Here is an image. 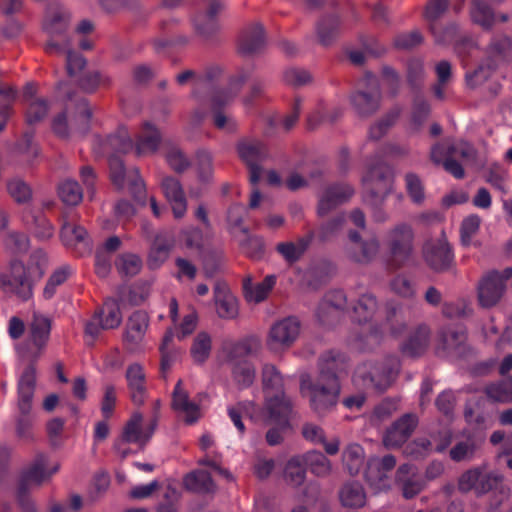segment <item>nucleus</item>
I'll list each match as a JSON object with an SVG mask.
<instances>
[{
    "label": "nucleus",
    "instance_id": "14",
    "mask_svg": "<svg viewBox=\"0 0 512 512\" xmlns=\"http://www.w3.org/2000/svg\"><path fill=\"white\" fill-rule=\"evenodd\" d=\"M512 277V267L502 272L493 270L487 273L478 285V301L483 308L495 306L506 290V281Z\"/></svg>",
    "mask_w": 512,
    "mask_h": 512
},
{
    "label": "nucleus",
    "instance_id": "48",
    "mask_svg": "<svg viewBox=\"0 0 512 512\" xmlns=\"http://www.w3.org/2000/svg\"><path fill=\"white\" fill-rule=\"evenodd\" d=\"M306 470L307 468L301 455L291 457L284 470L286 481L294 487L302 485L306 478Z\"/></svg>",
    "mask_w": 512,
    "mask_h": 512
},
{
    "label": "nucleus",
    "instance_id": "59",
    "mask_svg": "<svg viewBox=\"0 0 512 512\" xmlns=\"http://www.w3.org/2000/svg\"><path fill=\"white\" fill-rule=\"evenodd\" d=\"M17 91L13 87H0V133L5 129L8 119L13 114V105Z\"/></svg>",
    "mask_w": 512,
    "mask_h": 512
},
{
    "label": "nucleus",
    "instance_id": "31",
    "mask_svg": "<svg viewBox=\"0 0 512 512\" xmlns=\"http://www.w3.org/2000/svg\"><path fill=\"white\" fill-rule=\"evenodd\" d=\"M347 356L337 350H330L321 355L319 359V375L317 378L328 380L334 378L339 381L338 373L345 370Z\"/></svg>",
    "mask_w": 512,
    "mask_h": 512
},
{
    "label": "nucleus",
    "instance_id": "29",
    "mask_svg": "<svg viewBox=\"0 0 512 512\" xmlns=\"http://www.w3.org/2000/svg\"><path fill=\"white\" fill-rule=\"evenodd\" d=\"M161 187L172 207L175 219L182 218L186 213L187 203L179 180L174 177H165L162 180Z\"/></svg>",
    "mask_w": 512,
    "mask_h": 512
},
{
    "label": "nucleus",
    "instance_id": "2",
    "mask_svg": "<svg viewBox=\"0 0 512 512\" xmlns=\"http://www.w3.org/2000/svg\"><path fill=\"white\" fill-rule=\"evenodd\" d=\"M36 388V368L29 364L22 372L17 382V413L15 429L18 438L31 442L34 440L35 415L32 412L33 398Z\"/></svg>",
    "mask_w": 512,
    "mask_h": 512
},
{
    "label": "nucleus",
    "instance_id": "10",
    "mask_svg": "<svg viewBox=\"0 0 512 512\" xmlns=\"http://www.w3.org/2000/svg\"><path fill=\"white\" fill-rule=\"evenodd\" d=\"M379 241L368 226H356L348 232L346 252L350 259L360 264L371 262L379 251Z\"/></svg>",
    "mask_w": 512,
    "mask_h": 512
},
{
    "label": "nucleus",
    "instance_id": "62",
    "mask_svg": "<svg viewBox=\"0 0 512 512\" xmlns=\"http://www.w3.org/2000/svg\"><path fill=\"white\" fill-rule=\"evenodd\" d=\"M448 6L449 0H429L427 2L424 17L428 22L430 30H435L436 22H439L440 18L447 11Z\"/></svg>",
    "mask_w": 512,
    "mask_h": 512
},
{
    "label": "nucleus",
    "instance_id": "20",
    "mask_svg": "<svg viewBox=\"0 0 512 512\" xmlns=\"http://www.w3.org/2000/svg\"><path fill=\"white\" fill-rule=\"evenodd\" d=\"M229 234L237 242L242 254L253 260L265 255V243L261 236L250 232L247 226H229Z\"/></svg>",
    "mask_w": 512,
    "mask_h": 512
},
{
    "label": "nucleus",
    "instance_id": "12",
    "mask_svg": "<svg viewBox=\"0 0 512 512\" xmlns=\"http://www.w3.org/2000/svg\"><path fill=\"white\" fill-rule=\"evenodd\" d=\"M240 159L249 169V180L256 185L262 174L261 163L269 158V150L265 143L257 139L242 138L236 145Z\"/></svg>",
    "mask_w": 512,
    "mask_h": 512
},
{
    "label": "nucleus",
    "instance_id": "44",
    "mask_svg": "<svg viewBox=\"0 0 512 512\" xmlns=\"http://www.w3.org/2000/svg\"><path fill=\"white\" fill-rule=\"evenodd\" d=\"M340 30V19L332 15L322 18L316 25L318 41L323 46L331 45Z\"/></svg>",
    "mask_w": 512,
    "mask_h": 512
},
{
    "label": "nucleus",
    "instance_id": "6",
    "mask_svg": "<svg viewBox=\"0 0 512 512\" xmlns=\"http://www.w3.org/2000/svg\"><path fill=\"white\" fill-rule=\"evenodd\" d=\"M47 462V455L38 453L32 463L21 472L18 481L17 500L22 512H37L34 502L28 495L31 486H40L46 479L58 471V465L54 466L51 470H47Z\"/></svg>",
    "mask_w": 512,
    "mask_h": 512
},
{
    "label": "nucleus",
    "instance_id": "61",
    "mask_svg": "<svg viewBox=\"0 0 512 512\" xmlns=\"http://www.w3.org/2000/svg\"><path fill=\"white\" fill-rule=\"evenodd\" d=\"M431 107L429 102L422 96L416 95L412 102L411 124L415 131H419L429 117Z\"/></svg>",
    "mask_w": 512,
    "mask_h": 512
},
{
    "label": "nucleus",
    "instance_id": "33",
    "mask_svg": "<svg viewBox=\"0 0 512 512\" xmlns=\"http://www.w3.org/2000/svg\"><path fill=\"white\" fill-rule=\"evenodd\" d=\"M160 142L159 130L150 122H145L136 136L134 149L138 156L153 154L157 151Z\"/></svg>",
    "mask_w": 512,
    "mask_h": 512
},
{
    "label": "nucleus",
    "instance_id": "7",
    "mask_svg": "<svg viewBox=\"0 0 512 512\" xmlns=\"http://www.w3.org/2000/svg\"><path fill=\"white\" fill-rule=\"evenodd\" d=\"M68 22L69 13L64 7L52 4L47 8L43 21V29L49 37L44 47L46 53L60 55L69 46Z\"/></svg>",
    "mask_w": 512,
    "mask_h": 512
},
{
    "label": "nucleus",
    "instance_id": "36",
    "mask_svg": "<svg viewBox=\"0 0 512 512\" xmlns=\"http://www.w3.org/2000/svg\"><path fill=\"white\" fill-rule=\"evenodd\" d=\"M216 311L220 318L233 319L238 314L236 298L229 292L226 285L218 283L214 288Z\"/></svg>",
    "mask_w": 512,
    "mask_h": 512
},
{
    "label": "nucleus",
    "instance_id": "46",
    "mask_svg": "<svg viewBox=\"0 0 512 512\" xmlns=\"http://www.w3.org/2000/svg\"><path fill=\"white\" fill-rule=\"evenodd\" d=\"M262 383L266 397L284 392V378L272 364H265L263 366Z\"/></svg>",
    "mask_w": 512,
    "mask_h": 512
},
{
    "label": "nucleus",
    "instance_id": "52",
    "mask_svg": "<svg viewBox=\"0 0 512 512\" xmlns=\"http://www.w3.org/2000/svg\"><path fill=\"white\" fill-rule=\"evenodd\" d=\"M301 456L303 457L306 468L316 476H325L330 472V461L323 453L312 450Z\"/></svg>",
    "mask_w": 512,
    "mask_h": 512
},
{
    "label": "nucleus",
    "instance_id": "28",
    "mask_svg": "<svg viewBox=\"0 0 512 512\" xmlns=\"http://www.w3.org/2000/svg\"><path fill=\"white\" fill-rule=\"evenodd\" d=\"M182 380H178L172 393V408L185 414V423L194 424L200 417L198 404L189 399V394L182 388Z\"/></svg>",
    "mask_w": 512,
    "mask_h": 512
},
{
    "label": "nucleus",
    "instance_id": "37",
    "mask_svg": "<svg viewBox=\"0 0 512 512\" xmlns=\"http://www.w3.org/2000/svg\"><path fill=\"white\" fill-rule=\"evenodd\" d=\"M134 149V142L126 127H119L118 130L109 135L103 143V153L109 155L125 154Z\"/></svg>",
    "mask_w": 512,
    "mask_h": 512
},
{
    "label": "nucleus",
    "instance_id": "23",
    "mask_svg": "<svg viewBox=\"0 0 512 512\" xmlns=\"http://www.w3.org/2000/svg\"><path fill=\"white\" fill-rule=\"evenodd\" d=\"M176 244L172 230H161L154 236L149 250L148 265L151 269L159 268L169 257Z\"/></svg>",
    "mask_w": 512,
    "mask_h": 512
},
{
    "label": "nucleus",
    "instance_id": "8",
    "mask_svg": "<svg viewBox=\"0 0 512 512\" xmlns=\"http://www.w3.org/2000/svg\"><path fill=\"white\" fill-rule=\"evenodd\" d=\"M400 311L401 307L398 304L387 303L385 323L372 325L366 333L361 332L356 338L358 348L362 351L374 350L383 341L387 329L393 336L400 335L405 328L403 320L399 317Z\"/></svg>",
    "mask_w": 512,
    "mask_h": 512
},
{
    "label": "nucleus",
    "instance_id": "47",
    "mask_svg": "<svg viewBox=\"0 0 512 512\" xmlns=\"http://www.w3.org/2000/svg\"><path fill=\"white\" fill-rule=\"evenodd\" d=\"M96 314L99 315L100 324L103 329L116 328L122 320L119 304L114 299L106 300L103 306L96 311Z\"/></svg>",
    "mask_w": 512,
    "mask_h": 512
},
{
    "label": "nucleus",
    "instance_id": "38",
    "mask_svg": "<svg viewBox=\"0 0 512 512\" xmlns=\"http://www.w3.org/2000/svg\"><path fill=\"white\" fill-rule=\"evenodd\" d=\"M276 284L275 275H267L261 282L254 284L250 276L243 279V291L248 301L260 303L265 300Z\"/></svg>",
    "mask_w": 512,
    "mask_h": 512
},
{
    "label": "nucleus",
    "instance_id": "55",
    "mask_svg": "<svg viewBox=\"0 0 512 512\" xmlns=\"http://www.w3.org/2000/svg\"><path fill=\"white\" fill-rule=\"evenodd\" d=\"M343 464L350 475H356L364 462V450L359 444H350L343 452Z\"/></svg>",
    "mask_w": 512,
    "mask_h": 512
},
{
    "label": "nucleus",
    "instance_id": "50",
    "mask_svg": "<svg viewBox=\"0 0 512 512\" xmlns=\"http://www.w3.org/2000/svg\"><path fill=\"white\" fill-rule=\"evenodd\" d=\"M142 422V414L140 412L133 413L123 428L121 441L125 443L144 444Z\"/></svg>",
    "mask_w": 512,
    "mask_h": 512
},
{
    "label": "nucleus",
    "instance_id": "5",
    "mask_svg": "<svg viewBox=\"0 0 512 512\" xmlns=\"http://www.w3.org/2000/svg\"><path fill=\"white\" fill-rule=\"evenodd\" d=\"M400 360L397 356H387L383 362L367 361L359 365L354 379L367 389L385 391L400 371Z\"/></svg>",
    "mask_w": 512,
    "mask_h": 512
},
{
    "label": "nucleus",
    "instance_id": "54",
    "mask_svg": "<svg viewBox=\"0 0 512 512\" xmlns=\"http://www.w3.org/2000/svg\"><path fill=\"white\" fill-rule=\"evenodd\" d=\"M72 274V268L69 265H62L55 269L48 278L43 289V297L49 300L56 294L57 288L63 285Z\"/></svg>",
    "mask_w": 512,
    "mask_h": 512
},
{
    "label": "nucleus",
    "instance_id": "22",
    "mask_svg": "<svg viewBox=\"0 0 512 512\" xmlns=\"http://www.w3.org/2000/svg\"><path fill=\"white\" fill-rule=\"evenodd\" d=\"M451 156H461L464 164H476L477 151L468 143H458L445 145L436 143L432 146L430 152L431 161L436 165H443L446 159Z\"/></svg>",
    "mask_w": 512,
    "mask_h": 512
},
{
    "label": "nucleus",
    "instance_id": "64",
    "mask_svg": "<svg viewBox=\"0 0 512 512\" xmlns=\"http://www.w3.org/2000/svg\"><path fill=\"white\" fill-rule=\"evenodd\" d=\"M49 110V104L47 100L37 98L28 104L26 110V121L29 125L40 122L43 120Z\"/></svg>",
    "mask_w": 512,
    "mask_h": 512
},
{
    "label": "nucleus",
    "instance_id": "58",
    "mask_svg": "<svg viewBox=\"0 0 512 512\" xmlns=\"http://www.w3.org/2000/svg\"><path fill=\"white\" fill-rule=\"evenodd\" d=\"M50 320L46 317H35L30 328L31 339L39 350L43 349L49 339Z\"/></svg>",
    "mask_w": 512,
    "mask_h": 512
},
{
    "label": "nucleus",
    "instance_id": "30",
    "mask_svg": "<svg viewBox=\"0 0 512 512\" xmlns=\"http://www.w3.org/2000/svg\"><path fill=\"white\" fill-rule=\"evenodd\" d=\"M60 239L64 246L75 249L79 255H83L91 249V242L85 226H61Z\"/></svg>",
    "mask_w": 512,
    "mask_h": 512
},
{
    "label": "nucleus",
    "instance_id": "17",
    "mask_svg": "<svg viewBox=\"0 0 512 512\" xmlns=\"http://www.w3.org/2000/svg\"><path fill=\"white\" fill-rule=\"evenodd\" d=\"M0 287L5 293L16 295L26 301L33 295V284L22 263H13L10 273L0 275Z\"/></svg>",
    "mask_w": 512,
    "mask_h": 512
},
{
    "label": "nucleus",
    "instance_id": "21",
    "mask_svg": "<svg viewBox=\"0 0 512 512\" xmlns=\"http://www.w3.org/2000/svg\"><path fill=\"white\" fill-rule=\"evenodd\" d=\"M299 332L300 321L296 317L284 318L271 327L268 346L274 350L289 347L297 339Z\"/></svg>",
    "mask_w": 512,
    "mask_h": 512
},
{
    "label": "nucleus",
    "instance_id": "34",
    "mask_svg": "<svg viewBox=\"0 0 512 512\" xmlns=\"http://www.w3.org/2000/svg\"><path fill=\"white\" fill-rule=\"evenodd\" d=\"M430 329L427 325L417 326L401 345V351L409 357L421 356L427 349L430 341Z\"/></svg>",
    "mask_w": 512,
    "mask_h": 512
},
{
    "label": "nucleus",
    "instance_id": "41",
    "mask_svg": "<svg viewBox=\"0 0 512 512\" xmlns=\"http://www.w3.org/2000/svg\"><path fill=\"white\" fill-rule=\"evenodd\" d=\"M183 484L186 490L198 494H208L215 489L211 474L205 470L188 473L183 479Z\"/></svg>",
    "mask_w": 512,
    "mask_h": 512
},
{
    "label": "nucleus",
    "instance_id": "45",
    "mask_svg": "<svg viewBox=\"0 0 512 512\" xmlns=\"http://www.w3.org/2000/svg\"><path fill=\"white\" fill-rule=\"evenodd\" d=\"M366 494L363 486L357 481H350L340 490V501L346 507H361L364 505Z\"/></svg>",
    "mask_w": 512,
    "mask_h": 512
},
{
    "label": "nucleus",
    "instance_id": "24",
    "mask_svg": "<svg viewBox=\"0 0 512 512\" xmlns=\"http://www.w3.org/2000/svg\"><path fill=\"white\" fill-rule=\"evenodd\" d=\"M125 379L133 404L137 406L143 405L148 395L146 374L143 366L139 363L130 364L126 369Z\"/></svg>",
    "mask_w": 512,
    "mask_h": 512
},
{
    "label": "nucleus",
    "instance_id": "53",
    "mask_svg": "<svg viewBox=\"0 0 512 512\" xmlns=\"http://www.w3.org/2000/svg\"><path fill=\"white\" fill-rule=\"evenodd\" d=\"M148 327V318L142 311L134 312L128 319L125 339L131 342L139 341Z\"/></svg>",
    "mask_w": 512,
    "mask_h": 512
},
{
    "label": "nucleus",
    "instance_id": "3",
    "mask_svg": "<svg viewBox=\"0 0 512 512\" xmlns=\"http://www.w3.org/2000/svg\"><path fill=\"white\" fill-rule=\"evenodd\" d=\"M254 67L247 66L238 69L228 83L227 89L213 90L210 98L212 121L214 126L227 133H235L238 129L236 120L223 112V108L240 92L242 86L251 77Z\"/></svg>",
    "mask_w": 512,
    "mask_h": 512
},
{
    "label": "nucleus",
    "instance_id": "43",
    "mask_svg": "<svg viewBox=\"0 0 512 512\" xmlns=\"http://www.w3.org/2000/svg\"><path fill=\"white\" fill-rule=\"evenodd\" d=\"M470 14L473 22L485 30L491 29L496 21L494 10L485 0H471Z\"/></svg>",
    "mask_w": 512,
    "mask_h": 512
},
{
    "label": "nucleus",
    "instance_id": "11",
    "mask_svg": "<svg viewBox=\"0 0 512 512\" xmlns=\"http://www.w3.org/2000/svg\"><path fill=\"white\" fill-rule=\"evenodd\" d=\"M510 62H512V36L493 35L486 49V57L475 70L474 75L482 74V78L486 79L500 66Z\"/></svg>",
    "mask_w": 512,
    "mask_h": 512
},
{
    "label": "nucleus",
    "instance_id": "40",
    "mask_svg": "<svg viewBox=\"0 0 512 512\" xmlns=\"http://www.w3.org/2000/svg\"><path fill=\"white\" fill-rule=\"evenodd\" d=\"M312 241L311 235L299 238L296 242H280L276 245V251L288 264H294L301 259Z\"/></svg>",
    "mask_w": 512,
    "mask_h": 512
},
{
    "label": "nucleus",
    "instance_id": "15",
    "mask_svg": "<svg viewBox=\"0 0 512 512\" xmlns=\"http://www.w3.org/2000/svg\"><path fill=\"white\" fill-rule=\"evenodd\" d=\"M363 83L367 90L358 89L350 96V102L361 117H368L378 111L381 102V90L378 79L372 73H366Z\"/></svg>",
    "mask_w": 512,
    "mask_h": 512
},
{
    "label": "nucleus",
    "instance_id": "42",
    "mask_svg": "<svg viewBox=\"0 0 512 512\" xmlns=\"http://www.w3.org/2000/svg\"><path fill=\"white\" fill-rule=\"evenodd\" d=\"M377 309L376 297L371 293H364L359 296L352 307V319L359 324L367 323L373 318Z\"/></svg>",
    "mask_w": 512,
    "mask_h": 512
},
{
    "label": "nucleus",
    "instance_id": "19",
    "mask_svg": "<svg viewBox=\"0 0 512 512\" xmlns=\"http://www.w3.org/2000/svg\"><path fill=\"white\" fill-rule=\"evenodd\" d=\"M205 9L193 18L197 33L205 38L212 37L219 29L218 14L225 8L223 0H203Z\"/></svg>",
    "mask_w": 512,
    "mask_h": 512
},
{
    "label": "nucleus",
    "instance_id": "13",
    "mask_svg": "<svg viewBox=\"0 0 512 512\" xmlns=\"http://www.w3.org/2000/svg\"><path fill=\"white\" fill-rule=\"evenodd\" d=\"M438 355L451 358H464L470 352L467 331L462 325H448L438 333L436 348Z\"/></svg>",
    "mask_w": 512,
    "mask_h": 512
},
{
    "label": "nucleus",
    "instance_id": "25",
    "mask_svg": "<svg viewBox=\"0 0 512 512\" xmlns=\"http://www.w3.org/2000/svg\"><path fill=\"white\" fill-rule=\"evenodd\" d=\"M396 483L401 487L402 494L406 499L415 497L425 486V481L417 467L409 463L402 464L398 467Z\"/></svg>",
    "mask_w": 512,
    "mask_h": 512
},
{
    "label": "nucleus",
    "instance_id": "26",
    "mask_svg": "<svg viewBox=\"0 0 512 512\" xmlns=\"http://www.w3.org/2000/svg\"><path fill=\"white\" fill-rule=\"evenodd\" d=\"M265 44L264 27L260 23H253L241 32L238 39V51L243 56H252L260 53Z\"/></svg>",
    "mask_w": 512,
    "mask_h": 512
},
{
    "label": "nucleus",
    "instance_id": "9",
    "mask_svg": "<svg viewBox=\"0 0 512 512\" xmlns=\"http://www.w3.org/2000/svg\"><path fill=\"white\" fill-rule=\"evenodd\" d=\"M414 233L411 226H395L387 236L386 263L390 269H399L406 265L414 250Z\"/></svg>",
    "mask_w": 512,
    "mask_h": 512
},
{
    "label": "nucleus",
    "instance_id": "18",
    "mask_svg": "<svg viewBox=\"0 0 512 512\" xmlns=\"http://www.w3.org/2000/svg\"><path fill=\"white\" fill-rule=\"evenodd\" d=\"M354 193L353 186L346 182H334L327 185L319 196L317 214L320 217L327 216L338 206L347 203Z\"/></svg>",
    "mask_w": 512,
    "mask_h": 512
},
{
    "label": "nucleus",
    "instance_id": "4",
    "mask_svg": "<svg viewBox=\"0 0 512 512\" xmlns=\"http://www.w3.org/2000/svg\"><path fill=\"white\" fill-rule=\"evenodd\" d=\"M300 390L302 395L309 399L311 409L318 416H325L336 407L341 386L340 381L334 378L322 380L306 375L301 377Z\"/></svg>",
    "mask_w": 512,
    "mask_h": 512
},
{
    "label": "nucleus",
    "instance_id": "39",
    "mask_svg": "<svg viewBox=\"0 0 512 512\" xmlns=\"http://www.w3.org/2000/svg\"><path fill=\"white\" fill-rule=\"evenodd\" d=\"M260 347L261 344L257 337H245L230 346L227 351V359L231 364L247 360L248 356L257 354Z\"/></svg>",
    "mask_w": 512,
    "mask_h": 512
},
{
    "label": "nucleus",
    "instance_id": "1",
    "mask_svg": "<svg viewBox=\"0 0 512 512\" xmlns=\"http://www.w3.org/2000/svg\"><path fill=\"white\" fill-rule=\"evenodd\" d=\"M408 153L407 145L397 143H387L376 153L375 159L369 164L368 171L363 178L366 197H369L374 204L384 200L392 185L391 168L383 158L403 157Z\"/></svg>",
    "mask_w": 512,
    "mask_h": 512
},
{
    "label": "nucleus",
    "instance_id": "57",
    "mask_svg": "<svg viewBox=\"0 0 512 512\" xmlns=\"http://www.w3.org/2000/svg\"><path fill=\"white\" fill-rule=\"evenodd\" d=\"M58 195L63 203L70 206L78 205L83 199V192L79 183L67 179L58 186Z\"/></svg>",
    "mask_w": 512,
    "mask_h": 512
},
{
    "label": "nucleus",
    "instance_id": "51",
    "mask_svg": "<svg viewBox=\"0 0 512 512\" xmlns=\"http://www.w3.org/2000/svg\"><path fill=\"white\" fill-rule=\"evenodd\" d=\"M479 447L478 440L474 436H468L457 442L449 452L450 458L455 462L471 460Z\"/></svg>",
    "mask_w": 512,
    "mask_h": 512
},
{
    "label": "nucleus",
    "instance_id": "49",
    "mask_svg": "<svg viewBox=\"0 0 512 512\" xmlns=\"http://www.w3.org/2000/svg\"><path fill=\"white\" fill-rule=\"evenodd\" d=\"M212 349V340L207 332H199L194 338L190 354L194 363L202 365L209 358Z\"/></svg>",
    "mask_w": 512,
    "mask_h": 512
},
{
    "label": "nucleus",
    "instance_id": "60",
    "mask_svg": "<svg viewBox=\"0 0 512 512\" xmlns=\"http://www.w3.org/2000/svg\"><path fill=\"white\" fill-rule=\"evenodd\" d=\"M232 365L234 381L242 388L252 385L255 379V367L249 360H243Z\"/></svg>",
    "mask_w": 512,
    "mask_h": 512
},
{
    "label": "nucleus",
    "instance_id": "63",
    "mask_svg": "<svg viewBox=\"0 0 512 512\" xmlns=\"http://www.w3.org/2000/svg\"><path fill=\"white\" fill-rule=\"evenodd\" d=\"M111 79L98 71L84 73L78 79L79 87L88 93L94 92L100 85L109 86Z\"/></svg>",
    "mask_w": 512,
    "mask_h": 512
},
{
    "label": "nucleus",
    "instance_id": "32",
    "mask_svg": "<svg viewBox=\"0 0 512 512\" xmlns=\"http://www.w3.org/2000/svg\"><path fill=\"white\" fill-rule=\"evenodd\" d=\"M347 304V296L343 290L335 289L329 291L317 308V318L322 325H329V317L339 310H343Z\"/></svg>",
    "mask_w": 512,
    "mask_h": 512
},
{
    "label": "nucleus",
    "instance_id": "27",
    "mask_svg": "<svg viewBox=\"0 0 512 512\" xmlns=\"http://www.w3.org/2000/svg\"><path fill=\"white\" fill-rule=\"evenodd\" d=\"M418 424L414 414H405L395 421L384 435V444L387 447H399L412 435Z\"/></svg>",
    "mask_w": 512,
    "mask_h": 512
},
{
    "label": "nucleus",
    "instance_id": "56",
    "mask_svg": "<svg viewBox=\"0 0 512 512\" xmlns=\"http://www.w3.org/2000/svg\"><path fill=\"white\" fill-rule=\"evenodd\" d=\"M141 258L133 253H123L116 259L115 266L119 274L125 277H134L142 269Z\"/></svg>",
    "mask_w": 512,
    "mask_h": 512
},
{
    "label": "nucleus",
    "instance_id": "16",
    "mask_svg": "<svg viewBox=\"0 0 512 512\" xmlns=\"http://www.w3.org/2000/svg\"><path fill=\"white\" fill-rule=\"evenodd\" d=\"M422 252L425 263L435 272L447 271L453 264L454 254L444 230L441 231V238L427 240Z\"/></svg>",
    "mask_w": 512,
    "mask_h": 512
},
{
    "label": "nucleus",
    "instance_id": "35",
    "mask_svg": "<svg viewBox=\"0 0 512 512\" xmlns=\"http://www.w3.org/2000/svg\"><path fill=\"white\" fill-rule=\"evenodd\" d=\"M266 408L272 421L281 426H289L292 403L284 392L267 396Z\"/></svg>",
    "mask_w": 512,
    "mask_h": 512
}]
</instances>
